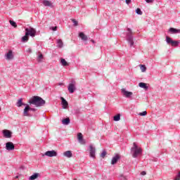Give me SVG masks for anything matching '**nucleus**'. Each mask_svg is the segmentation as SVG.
Here are the masks:
<instances>
[{
    "label": "nucleus",
    "mask_w": 180,
    "mask_h": 180,
    "mask_svg": "<svg viewBox=\"0 0 180 180\" xmlns=\"http://www.w3.org/2000/svg\"><path fill=\"white\" fill-rule=\"evenodd\" d=\"M42 4H43V5H44V6H51V2H50L47 0H44Z\"/></svg>",
    "instance_id": "6ab92c4d"
},
{
    "label": "nucleus",
    "mask_w": 180,
    "mask_h": 180,
    "mask_svg": "<svg viewBox=\"0 0 180 180\" xmlns=\"http://www.w3.org/2000/svg\"><path fill=\"white\" fill-rule=\"evenodd\" d=\"M79 36L82 39V40H83L84 41H86V40H88V36L85 35L84 32H80L79 34Z\"/></svg>",
    "instance_id": "2eb2a0df"
},
{
    "label": "nucleus",
    "mask_w": 180,
    "mask_h": 180,
    "mask_svg": "<svg viewBox=\"0 0 180 180\" xmlns=\"http://www.w3.org/2000/svg\"><path fill=\"white\" fill-rule=\"evenodd\" d=\"M82 139H84V136H82V133H78L77 134V139L81 140Z\"/></svg>",
    "instance_id": "7c9ffc66"
},
{
    "label": "nucleus",
    "mask_w": 180,
    "mask_h": 180,
    "mask_svg": "<svg viewBox=\"0 0 180 180\" xmlns=\"http://www.w3.org/2000/svg\"><path fill=\"white\" fill-rule=\"evenodd\" d=\"M136 12L137 15H143V11H141V9L140 8H136Z\"/></svg>",
    "instance_id": "c756f323"
},
{
    "label": "nucleus",
    "mask_w": 180,
    "mask_h": 180,
    "mask_svg": "<svg viewBox=\"0 0 180 180\" xmlns=\"http://www.w3.org/2000/svg\"><path fill=\"white\" fill-rule=\"evenodd\" d=\"M147 115V111H143L139 113V116H146Z\"/></svg>",
    "instance_id": "f704fd0d"
},
{
    "label": "nucleus",
    "mask_w": 180,
    "mask_h": 180,
    "mask_svg": "<svg viewBox=\"0 0 180 180\" xmlns=\"http://www.w3.org/2000/svg\"><path fill=\"white\" fill-rule=\"evenodd\" d=\"M0 111H1V108H0Z\"/></svg>",
    "instance_id": "09e8293b"
},
{
    "label": "nucleus",
    "mask_w": 180,
    "mask_h": 180,
    "mask_svg": "<svg viewBox=\"0 0 180 180\" xmlns=\"http://www.w3.org/2000/svg\"><path fill=\"white\" fill-rule=\"evenodd\" d=\"M22 105H25L26 104H24L23 102H22V99L20 98V99H19V100L18 101V102H17V106H18V108H20V106H22Z\"/></svg>",
    "instance_id": "aec40b11"
},
{
    "label": "nucleus",
    "mask_w": 180,
    "mask_h": 180,
    "mask_svg": "<svg viewBox=\"0 0 180 180\" xmlns=\"http://www.w3.org/2000/svg\"><path fill=\"white\" fill-rule=\"evenodd\" d=\"M29 110H30V106L27 105L23 111L24 116H29Z\"/></svg>",
    "instance_id": "4468645a"
},
{
    "label": "nucleus",
    "mask_w": 180,
    "mask_h": 180,
    "mask_svg": "<svg viewBox=\"0 0 180 180\" xmlns=\"http://www.w3.org/2000/svg\"><path fill=\"white\" fill-rule=\"evenodd\" d=\"M58 44L59 49H61V47H63V40L58 39Z\"/></svg>",
    "instance_id": "c85d7f7f"
},
{
    "label": "nucleus",
    "mask_w": 180,
    "mask_h": 180,
    "mask_svg": "<svg viewBox=\"0 0 180 180\" xmlns=\"http://www.w3.org/2000/svg\"><path fill=\"white\" fill-rule=\"evenodd\" d=\"M171 44L173 47H176L179 44V42L178 41H172Z\"/></svg>",
    "instance_id": "cd10ccee"
},
{
    "label": "nucleus",
    "mask_w": 180,
    "mask_h": 180,
    "mask_svg": "<svg viewBox=\"0 0 180 180\" xmlns=\"http://www.w3.org/2000/svg\"><path fill=\"white\" fill-rule=\"evenodd\" d=\"M63 155L65 157H67L68 158H71V157H72V153L71 152V150H67L63 153Z\"/></svg>",
    "instance_id": "dca6fc26"
},
{
    "label": "nucleus",
    "mask_w": 180,
    "mask_h": 180,
    "mask_svg": "<svg viewBox=\"0 0 180 180\" xmlns=\"http://www.w3.org/2000/svg\"><path fill=\"white\" fill-rule=\"evenodd\" d=\"M130 2H131V0H126V4H127V5H129Z\"/></svg>",
    "instance_id": "79ce46f5"
},
{
    "label": "nucleus",
    "mask_w": 180,
    "mask_h": 180,
    "mask_svg": "<svg viewBox=\"0 0 180 180\" xmlns=\"http://www.w3.org/2000/svg\"><path fill=\"white\" fill-rule=\"evenodd\" d=\"M72 23H78V22L77 20H75V19H72L71 20Z\"/></svg>",
    "instance_id": "a19ab883"
},
{
    "label": "nucleus",
    "mask_w": 180,
    "mask_h": 180,
    "mask_svg": "<svg viewBox=\"0 0 180 180\" xmlns=\"http://www.w3.org/2000/svg\"><path fill=\"white\" fill-rule=\"evenodd\" d=\"M9 23H16V22H15V21H13V20H9Z\"/></svg>",
    "instance_id": "37998d69"
},
{
    "label": "nucleus",
    "mask_w": 180,
    "mask_h": 180,
    "mask_svg": "<svg viewBox=\"0 0 180 180\" xmlns=\"http://www.w3.org/2000/svg\"><path fill=\"white\" fill-rule=\"evenodd\" d=\"M68 89L70 94H74V92L75 91V84H70L68 87Z\"/></svg>",
    "instance_id": "9d476101"
},
{
    "label": "nucleus",
    "mask_w": 180,
    "mask_h": 180,
    "mask_svg": "<svg viewBox=\"0 0 180 180\" xmlns=\"http://www.w3.org/2000/svg\"><path fill=\"white\" fill-rule=\"evenodd\" d=\"M121 176L122 177V179H124V180L127 179L126 178V176Z\"/></svg>",
    "instance_id": "c03bdc74"
},
{
    "label": "nucleus",
    "mask_w": 180,
    "mask_h": 180,
    "mask_svg": "<svg viewBox=\"0 0 180 180\" xmlns=\"http://www.w3.org/2000/svg\"><path fill=\"white\" fill-rule=\"evenodd\" d=\"M51 30H53V32H56V30H57V26L55 27H50Z\"/></svg>",
    "instance_id": "c9c22d12"
},
{
    "label": "nucleus",
    "mask_w": 180,
    "mask_h": 180,
    "mask_svg": "<svg viewBox=\"0 0 180 180\" xmlns=\"http://www.w3.org/2000/svg\"><path fill=\"white\" fill-rule=\"evenodd\" d=\"M119 160H120V155H116L114 158H112L111 164L112 165H115V164L117 163V161H119Z\"/></svg>",
    "instance_id": "9b49d317"
},
{
    "label": "nucleus",
    "mask_w": 180,
    "mask_h": 180,
    "mask_svg": "<svg viewBox=\"0 0 180 180\" xmlns=\"http://www.w3.org/2000/svg\"><path fill=\"white\" fill-rule=\"evenodd\" d=\"M30 110H35V109L30 108Z\"/></svg>",
    "instance_id": "a18cd8bd"
},
{
    "label": "nucleus",
    "mask_w": 180,
    "mask_h": 180,
    "mask_svg": "<svg viewBox=\"0 0 180 180\" xmlns=\"http://www.w3.org/2000/svg\"><path fill=\"white\" fill-rule=\"evenodd\" d=\"M41 60H43V54L39 53V55L38 56V60L41 61Z\"/></svg>",
    "instance_id": "72a5a7b5"
},
{
    "label": "nucleus",
    "mask_w": 180,
    "mask_h": 180,
    "mask_svg": "<svg viewBox=\"0 0 180 180\" xmlns=\"http://www.w3.org/2000/svg\"><path fill=\"white\" fill-rule=\"evenodd\" d=\"M44 155H46V157H57V152L56 150H48L43 155V157Z\"/></svg>",
    "instance_id": "39448f33"
},
{
    "label": "nucleus",
    "mask_w": 180,
    "mask_h": 180,
    "mask_svg": "<svg viewBox=\"0 0 180 180\" xmlns=\"http://www.w3.org/2000/svg\"><path fill=\"white\" fill-rule=\"evenodd\" d=\"M29 103H30V105H34L37 108H39V106L46 105V101L40 96H34L30 100Z\"/></svg>",
    "instance_id": "f257e3e1"
},
{
    "label": "nucleus",
    "mask_w": 180,
    "mask_h": 180,
    "mask_svg": "<svg viewBox=\"0 0 180 180\" xmlns=\"http://www.w3.org/2000/svg\"><path fill=\"white\" fill-rule=\"evenodd\" d=\"M106 151H105V150H103V152H102V153L101 154V158H105V157H106Z\"/></svg>",
    "instance_id": "473e14b6"
},
{
    "label": "nucleus",
    "mask_w": 180,
    "mask_h": 180,
    "mask_svg": "<svg viewBox=\"0 0 180 180\" xmlns=\"http://www.w3.org/2000/svg\"><path fill=\"white\" fill-rule=\"evenodd\" d=\"M169 32L171 33H179L180 32V30H176L175 28H170L169 29Z\"/></svg>",
    "instance_id": "393cba45"
},
{
    "label": "nucleus",
    "mask_w": 180,
    "mask_h": 180,
    "mask_svg": "<svg viewBox=\"0 0 180 180\" xmlns=\"http://www.w3.org/2000/svg\"><path fill=\"white\" fill-rule=\"evenodd\" d=\"M37 178H39V174L37 173H35L34 174H32L31 176H30V180L37 179Z\"/></svg>",
    "instance_id": "412c9836"
},
{
    "label": "nucleus",
    "mask_w": 180,
    "mask_h": 180,
    "mask_svg": "<svg viewBox=\"0 0 180 180\" xmlns=\"http://www.w3.org/2000/svg\"><path fill=\"white\" fill-rule=\"evenodd\" d=\"M75 26H78V24H77V23H75Z\"/></svg>",
    "instance_id": "de8ad7c7"
},
{
    "label": "nucleus",
    "mask_w": 180,
    "mask_h": 180,
    "mask_svg": "<svg viewBox=\"0 0 180 180\" xmlns=\"http://www.w3.org/2000/svg\"><path fill=\"white\" fill-rule=\"evenodd\" d=\"M3 134L6 139H11L12 137V132L8 129L3 130Z\"/></svg>",
    "instance_id": "1a4fd4ad"
},
{
    "label": "nucleus",
    "mask_w": 180,
    "mask_h": 180,
    "mask_svg": "<svg viewBox=\"0 0 180 180\" xmlns=\"http://www.w3.org/2000/svg\"><path fill=\"white\" fill-rule=\"evenodd\" d=\"M11 25L13 27H18V25H16V23H11Z\"/></svg>",
    "instance_id": "58836bf2"
},
{
    "label": "nucleus",
    "mask_w": 180,
    "mask_h": 180,
    "mask_svg": "<svg viewBox=\"0 0 180 180\" xmlns=\"http://www.w3.org/2000/svg\"><path fill=\"white\" fill-rule=\"evenodd\" d=\"M61 101H62V105L63 106V109H67L68 107V102L67 101L66 99L64 98L61 97Z\"/></svg>",
    "instance_id": "f8f14e48"
},
{
    "label": "nucleus",
    "mask_w": 180,
    "mask_h": 180,
    "mask_svg": "<svg viewBox=\"0 0 180 180\" xmlns=\"http://www.w3.org/2000/svg\"><path fill=\"white\" fill-rule=\"evenodd\" d=\"M131 34H133V32H131L130 28H128L127 36H128L127 40L131 46L134 45V41H133V37H131Z\"/></svg>",
    "instance_id": "7ed1b4c3"
},
{
    "label": "nucleus",
    "mask_w": 180,
    "mask_h": 180,
    "mask_svg": "<svg viewBox=\"0 0 180 180\" xmlns=\"http://www.w3.org/2000/svg\"><path fill=\"white\" fill-rule=\"evenodd\" d=\"M6 149L8 151H12L15 150V145L12 142H7L6 143Z\"/></svg>",
    "instance_id": "6e6552de"
},
{
    "label": "nucleus",
    "mask_w": 180,
    "mask_h": 180,
    "mask_svg": "<svg viewBox=\"0 0 180 180\" xmlns=\"http://www.w3.org/2000/svg\"><path fill=\"white\" fill-rule=\"evenodd\" d=\"M139 86H140V88H143V89H148V86H147V84L143 83V82H140L139 84Z\"/></svg>",
    "instance_id": "f3484780"
},
{
    "label": "nucleus",
    "mask_w": 180,
    "mask_h": 180,
    "mask_svg": "<svg viewBox=\"0 0 180 180\" xmlns=\"http://www.w3.org/2000/svg\"><path fill=\"white\" fill-rule=\"evenodd\" d=\"M146 174H147V173L145 171H143V172H141V175L144 176V175H146Z\"/></svg>",
    "instance_id": "ea45409f"
},
{
    "label": "nucleus",
    "mask_w": 180,
    "mask_h": 180,
    "mask_svg": "<svg viewBox=\"0 0 180 180\" xmlns=\"http://www.w3.org/2000/svg\"><path fill=\"white\" fill-rule=\"evenodd\" d=\"M166 41H167V44H172L173 40H172V39H171V37L167 36L166 37Z\"/></svg>",
    "instance_id": "a878e982"
},
{
    "label": "nucleus",
    "mask_w": 180,
    "mask_h": 180,
    "mask_svg": "<svg viewBox=\"0 0 180 180\" xmlns=\"http://www.w3.org/2000/svg\"><path fill=\"white\" fill-rule=\"evenodd\" d=\"M6 60H12L13 58V52L12 51H9L8 53L6 55Z\"/></svg>",
    "instance_id": "ddd939ff"
},
{
    "label": "nucleus",
    "mask_w": 180,
    "mask_h": 180,
    "mask_svg": "<svg viewBox=\"0 0 180 180\" xmlns=\"http://www.w3.org/2000/svg\"><path fill=\"white\" fill-rule=\"evenodd\" d=\"M133 145H134V147L131 148V151H134L132 157L134 158H137V157H139V155H140V154H141L143 150L141 149V148H139L137 146L136 143H134Z\"/></svg>",
    "instance_id": "f03ea898"
},
{
    "label": "nucleus",
    "mask_w": 180,
    "mask_h": 180,
    "mask_svg": "<svg viewBox=\"0 0 180 180\" xmlns=\"http://www.w3.org/2000/svg\"><path fill=\"white\" fill-rule=\"evenodd\" d=\"M146 2L147 4H153V2H154V0H146Z\"/></svg>",
    "instance_id": "e433bc0d"
},
{
    "label": "nucleus",
    "mask_w": 180,
    "mask_h": 180,
    "mask_svg": "<svg viewBox=\"0 0 180 180\" xmlns=\"http://www.w3.org/2000/svg\"><path fill=\"white\" fill-rule=\"evenodd\" d=\"M78 141H79V143H80V144H86V141H85V139H79L78 140Z\"/></svg>",
    "instance_id": "2f4dec72"
},
{
    "label": "nucleus",
    "mask_w": 180,
    "mask_h": 180,
    "mask_svg": "<svg viewBox=\"0 0 180 180\" xmlns=\"http://www.w3.org/2000/svg\"><path fill=\"white\" fill-rule=\"evenodd\" d=\"M62 123H63V124H65V125L70 124V118L68 117V118L63 120Z\"/></svg>",
    "instance_id": "4be33fe9"
},
{
    "label": "nucleus",
    "mask_w": 180,
    "mask_h": 180,
    "mask_svg": "<svg viewBox=\"0 0 180 180\" xmlns=\"http://www.w3.org/2000/svg\"><path fill=\"white\" fill-rule=\"evenodd\" d=\"M25 31L28 36H31V37H34L36 36V30L34 28H26Z\"/></svg>",
    "instance_id": "20e7f679"
},
{
    "label": "nucleus",
    "mask_w": 180,
    "mask_h": 180,
    "mask_svg": "<svg viewBox=\"0 0 180 180\" xmlns=\"http://www.w3.org/2000/svg\"><path fill=\"white\" fill-rule=\"evenodd\" d=\"M139 67L142 72H146L147 70V68L144 65H140Z\"/></svg>",
    "instance_id": "b1692460"
},
{
    "label": "nucleus",
    "mask_w": 180,
    "mask_h": 180,
    "mask_svg": "<svg viewBox=\"0 0 180 180\" xmlns=\"http://www.w3.org/2000/svg\"><path fill=\"white\" fill-rule=\"evenodd\" d=\"M120 120V114H117V115L114 116V121L119 122Z\"/></svg>",
    "instance_id": "bb28decb"
},
{
    "label": "nucleus",
    "mask_w": 180,
    "mask_h": 180,
    "mask_svg": "<svg viewBox=\"0 0 180 180\" xmlns=\"http://www.w3.org/2000/svg\"><path fill=\"white\" fill-rule=\"evenodd\" d=\"M60 63L64 67H67V65H68V63H67V61L64 58L60 59Z\"/></svg>",
    "instance_id": "5701e85b"
},
{
    "label": "nucleus",
    "mask_w": 180,
    "mask_h": 180,
    "mask_svg": "<svg viewBox=\"0 0 180 180\" xmlns=\"http://www.w3.org/2000/svg\"><path fill=\"white\" fill-rule=\"evenodd\" d=\"M121 92H122L123 96H124L125 98H131V95H133V92L126 91L125 89H121Z\"/></svg>",
    "instance_id": "423d86ee"
},
{
    "label": "nucleus",
    "mask_w": 180,
    "mask_h": 180,
    "mask_svg": "<svg viewBox=\"0 0 180 180\" xmlns=\"http://www.w3.org/2000/svg\"><path fill=\"white\" fill-rule=\"evenodd\" d=\"M29 40V35L27 32H25V35L22 37V41L26 42Z\"/></svg>",
    "instance_id": "a211bd4d"
},
{
    "label": "nucleus",
    "mask_w": 180,
    "mask_h": 180,
    "mask_svg": "<svg viewBox=\"0 0 180 180\" xmlns=\"http://www.w3.org/2000/svg\"><path fill=\"white\" fill-rule=\"evenodd\" d=\"M95 153H96V149L94 146H89V155L91 158H95Z\"/></svg>",
    "instance_id": "0eeeda50"
},
{
    "label": "nucleus",
    "mask_w": 180,
    "mask_h": 180,
    "mask_svg": "<svg viewBox=\"0 0 180 180\" xmlns=\"http://www.w3.org/2000/svg\"><path fill=\"white\" fill-rule=\"evenodd\" d=\"M175 180H180V172H179L178 175L176 176Z\"/></svg>",
    "instance_id": "4c0bfd02"
},
{
    "label": "nucleus",
    "mask_w": 180,
    "mask_h": 180,
    "mask_svg": "<svg viewBox=\"0 0 180 180\" xmlns=\"http://www.w3.org/2000/svg\"><path fill=\"white\" fill-rule=\"evenodd\" d=\"M18 178H19V176H16L15 177V179H18Z\"/></svg>",
    "instance_id": "49530a36"
}]
</instances>
